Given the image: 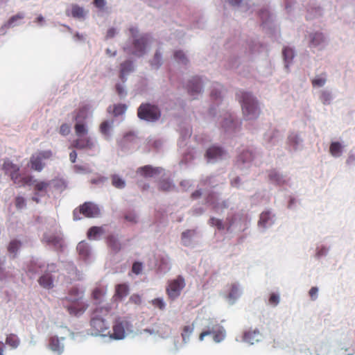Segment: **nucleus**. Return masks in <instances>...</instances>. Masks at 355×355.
Masks as SVG:
<instances>
[{"label": "nucleus", "instance_id": "f257e3e1", "mask_svg": "<svg viewBox=\"0 0 355 355\" xmlns=\"http://www.w3.org/2000/svg\"><path fill=\"white\" fill-rule=\"evenodd\" d=\"M85 290L78 287H72L68 295L60 299L63 307L71 316H79L83 314L89 307V304L83 301Z\"/></svg>", "mask_w": 355, "mask_h": 355}, {"label": "nucleus", "instance_id": "f03ea898", "mask_svg": "<svg viewBox=\"0 0 355 355\" xmlns=\"http://www.w3.org/2000/svg\"><path fill=\"white\" fill-rule=\"evenodd\" d=\"M110 308L101 306L96 308L92 313L90 326L92 334L94 336H107L110 334L108 324L105 322V317L108 315Z\"/></svg>", "mask_w": 355, "mask_h": 355}, {"label": "nucleus", "instance_id": "7ed1b4c3", "mask_svg": "<svg viewBox=\"0 0 355 355\" xmlns=\"http://www.w3.org/2000/svg\"><path fill=\"white\" fill-rule=\"evenodd\" d=\"M236 98L241 104L242 111L246 120H252L258 118L260 110L258 107L257 101L248 92L239 91Z\"/></svg>", "mask_w": 355, "mask_h": 355}, {"label": "nucleus", "instance_id": "20e7f679", "mask_svg": "<svg viewBox=\"0 0 355 355\" xmlns=\"http://www.w3.org/2000/svg\"><path fill=\"white\" fill-rule=\"evenodd\" d=\"M2 169L4 171L6 174L10 175L13 183L19 187L31 185L33 182H36L33 180V177L31 175H21V174L19 173V166L12 163L9 159L4 161Z\"/></svg>", "mask_w": 355, "mask_h": 355}, {"label": "nucleus", "instance_id": "39448f33", "mask_svg": "<svg viewBox=\"0 0 355 355\" xmlns=\"http://www.w3.org/2000/svg\"><path fill=\"white\" fill-rule=\"evenodd\" d=\"M137 116L140 119L154 122L160 118L161 112L157 105L141 103L137 109Z\"/></svg>", "mask_w": 355, "mask_h": 355}, {"label": "nucleus", "instance_id": "423d86ee", "mask_svg": "<svg viewBox=\"0 0 355 355\" xmlns=\"http://www.w3.org/2000/svg\"><path fill=\"white\" fill-rule=\"evenodd\" d=\"M130 31L133 40V51H130L128 46H125L123 48L124 51L128 53H131L132 55L137 56H141L145 53V49L146 44L148 43V37L147 35H142L139 38H136V34L137 33V30L135 28H130Z\"/></svg>", "mask_w": 355, "mask_h": 355}, {"label": "nucleus", "instance_id": "0eeeda50", "mask_svg": "<svg viewBox=\"0 0 355 355\" xmlns=\"http://www.w3.org/2000/svg\"><path fill=\"white\" fill-rule=\"evenodd\" d=\"M53 157V153L50 150H40L33 153L30 157V167L32 170L40 172L45 167L46 159H49Z\"/></svg>", "mask_w": 355, "mask_h": 355}, {"label": "nucleus", "instance_id": "6e6552de", "mask_svg": "<svg viewBox=\"0 0 355 355\" xmlns=\"http://www.w3.org/2000/svg\"><path fill=\"white\" fill-rule=\"evenodd\" d=\"M73 214L74 220L81 218L79 214H83L86 218H96L100 216L101 210L97 205L91 202H85L79 206L78 209H76Z\"/></svg>", "mask_w": 355, "mask_h": 355}, {"label": "nucleus", "instance_id": "1a4fd4ad", "mask_svg": "<svg viewBox=\"0 0 355 355\" xmlns=\"http://www.w3.org/2000/svg\"><path fill=\"white\" fill-rule=\"evenodd\" d=\"M185 285V279L182 275H178L175 279L168 281L166 288L168 299L174 300L178 298Z\"/></svg>", "mask_w": 355, "mask_h": 355}, {"label": "nucleus", "instance_id": "9d476101", "mask_svg": "<svg viewBox=\"0 0 355 355\" xmlns=\"http://www.w3.org/2000/svg\"><path fill=\"white\" fill-rule=\"evenodd\" d=\"M129 326V322L124 317L118 316L112 322V332L110 330L109 336L111 338L121 340L125 337V329Z\"/></svg>", "mask_w": 355, "mask_h": 355}, {"label": "nucleus", "instance_id": "9b49d317", "mask_svg": "<svg viewBox=\"0 0 355 355\" xmlns=\"http://www.w3.org/2000/svg\"><path fill=\"white\" fill-rule=\"evenodd\" d=\"M211 334L213 335V339L216 343H220L223 340L225 337V331L223 327L216 325L211 330L201 332L199 336V340L202 341L205 336Z\"/></svg>", "mask_w": 355, "mask_h": 355}, {"label": "nucleus", "instance_id": "f8f14e48", "mask_svg": "<svg viewBox=\"0 0 355 355\" xmlns=\"http://www.w3.org/2000/svg\"><path fill=\"white\" fill-rule=\"evenodd\" d=\"M225 154V152L220 147L213 146L207 150L205 157L209 162L216 161L221 159Z\"/></svg>", "mask_w": 355, "mask_h": 355}, {"label": "nucleus", "instance_id": "ddd939ff", "mask_svg": "<svg viewBox=\"0 0 355 355\" xmlns=\"http://www.w3.org/2000/svg\"><path fill=\"white\" fill-rule=\"evenodd\" d=\"M73 146L77 149H92L94 143L91 137L81 136L73 141Z\"/></svg>", "mask_w": 355, "mask_h": 355}, {"label": "nucleus", "instance_id": "4468645a", "mask_svg": "<svg viewBox=\"0 0 355 355\" xmlns=\"http://www.w3.org/2000/svg\"><path fill=\"white\" fill-rule=\"evenodd\" d=\"M262 338V334L260 331L257 329H249L245 331L243 335V340L246 343H248L251 345L254 344L260 341Z\"/></svg>", "mask_w": 355, "mask_h": 355}, {"label": "nucleus", "instance_id": "2eb2a0df", "mask_svg": "<svg viewBox=\"0 0 355 355\" xmlns=\"http://www.w3.org/2000/svg\"><path fill=\"white\" fill-rule=\"evenodd\" d=\"M43 241L55 248H61L62 246V238L58 234H45L43 236Z\"/></svg>", "mask_w": 355, "mask_h": 355}, {"label": "nucleus", "instance_id": "dca6fc26", "mask_svg": "<svg viewBox=\"0 0 355 355\" xmlns=\"http://www.w3.org/2000/svg\"><path fill=\"white\" fill-rule=\"evenodd\" d=\"M200 83L201 81L200 78L193 77L189 83L188 92L192 96L199 94L202 89Z\"/></svg>", "mask_w": 355, "mask_h": 355}, {"label": "nucleus", "instance_id": "f3484780", "mask_svg": "<svg viewBox=\"0 0 355 355\" xmlns=\"http://www.w3.org/2000/svg\"><path fill=\"white\" fill-rule=\"evenodd\" d=\"M39 284L45 289H51L53 287V279L51 274L45 273L38 279Z\"/></svg>", "mask_w": 355, "mask_h": 355}, {"label": "nucleus", "instance_id": "a211bd4d", "mask_svg": "<svg viewBox=\"0 0 355 355\" xmlns=\"http://www.w3.org/2000/svg\"><path fill=\"white\" fill-rule=\"evenodd\" d=\"M89 107L83 105L74 112V120L76 122H84L87 118Z\"/></svg>", "mask_w": 355, "mask_h": 355}, {"label": "nucleus", "instance_id": "6ab92c4d", "mask_svg": "<svg viewBox=\"0 0 355 355\" xmlns=\"http://www.w3.org/2000/svg\"><path fill=\"white\" fill-rule=\"evenodd\" d=\"M49 346L51 350L58 353V355L61 354L64 349L63 345L60 343L57 337H51L50 338Z\"/></svg>", "mask_w": 355, "mask_h": 355}, {"label": "nucleus", "instance_id": "aec40b11", "mask_svg": "<svg viewBox=\"0 0 355 355\" xmlns=\"http://www.w3.org/2000/svg\"><path fill=\"white\" fill-rule=\"evenodd\" d=\"M133 62L126 60L120 64V78L123 80L124 76L133 71Z\"/></svg>", "mask_w": 355, "mask_h": 355}, {"label": "nucleus", "instance_id": "412c9836", "mask_svg": "<svg viewBox=\"0 0 355 355\" xmlns=\"http://www.w3.org/2000/svg\"><path fill=\"white\" fill-rule=\"evenodd\" d=\"M268 178H269V180L277 184V185H282L284 184L286 181L284 179V177L283 175H282L281 174H279L276 170L273 169V170H270L268 173Z\"/></svg>", "mask_w": 355, "mask_h": 355}, {"label": "nucleus", "instance_id": "4be33fe9", "mask_svg": "<svg viewBox=\"0 0 355 355\" xmlns=\"http://www.w3.org/2000/svg\"><path fill=\"white\" fill-rule=\"evenodd\" d=\"M138 172L140 173L141 175L145 177H153L154 175L159 173V168H153L150 166H145L141 167L138 169Z\"/></svg>", "mask_w": 355, "mask_h": 355}, {"label": "nucleus", "instance_id": "5701e85b", "mask_svg": "<svg viewBox=\"0 0 355 355\" xmlns=\"http://www.w3.org/2000/svg\"><path fill=\"white\" fill-rule=\"evenodd\" d=\"M129 288L125 284H120L116 286L115 296L119 299H123L128 295Z\"/></svg>", "mask_w": 355, "mask_h": 355}, {"label": "nucleus", "instance_id": "b1692460", "mask_svg": "<svg viewBox=\"0 0 355 355\" xmlns=\"http://www.w3.org/2000/svg\"><path fill=\"white\" fill-rule=\"evenodd\" d=\"M106 293V289L102 286H97L92 291V297L97 302H101Z\"/></svg>", "mask_w": 355, "mask_h": 355}, {"label": "nucleus", "instance_id": "393cba45", "mask_svg": "<svg viewBox=\"0 0 355 355\" xmlns=\"http://www.w3.org/2000/svg\"><path fill=\"white\" fill-rule=\"evenodd\" d=\"M107 243L109 248L115 252H117L121 250V243L114 236H109L107 239Z\"/></svg>", "mask_w": 355, "mask_h": 355}, {"label": "nucleus", "instance_id": "a878e982", "mask_svg": "<svg viewBox=\"0 0 355 355\" xmlns=\"http://www.w3.org/2000/svg\"><path fill=\"white\" fill-rule=\"evenodd\" d=\"M21 246V242L17 239H13L10 241L8 245V251L10 254H13V258L16 257L17 250Z\"/></svg>", "mask_w": 355, "mask_h": 355}, {"label": "nucleus", "instance_id": "bb28decb", "mask_svg": "<svg viewBox=\"0 0 355 355\" xmlns=\"http://www.w3.org/2000/svg\"><path fill=\"white\" fill-rule=\"evenodd\" d=\"M343 146L342 145L338 142H332L329 147V152L331 155L334 157H340L342 154Z\"/></svg>", "mask_w": 355, "mask_h": 355}, {"label": "nucleus", "instance_id": "cd10ccee", "mask_svg": "<svg viewBox=\"0 0 355 355\" xmlns=\"http://www.w3.org/2000/svg\"><path fill=\"white\" fill-rule=\"evenodd\" d=\"M112 185L116 189H123L125 187V181L118 175H112L110 177Z\"/></svg>", "mask_w": 355, "mask_h": 355}, {"label": "nucleus", "instance_id": "c85d7f7f", "mask_svg": "<svg viewBox=\"0 0 355 355\" xmlns=\"http://www.w3.org/2000/svg\"><path fill=\"white\" fill-rule=\"evenodd\" d=\"M74 130L78 137L87 135L88 132L87 127L84 122H76L74 125Z\"/></svg>", "mask_w": 355, "mask_h": 355}, {"label": "nucleus", "instance_id": "c756f323", "mask_svg": "<svg viewBox=\"0 0 355 355\" xmlns=\"http://www.w3.org/2000/svg\"><path fill=\"white\" fill-rule=\"evenodd\" d=\"M324 42V37L322 33H315L311 35V44L313 46H317Z\"/></svg>", "mask_w": 355, "mask_h": 355}, {"label": "nucleus", "instance_id": "7c9ffc66", "mask_svg": "<svg viewBox=\"0 0 355 355\" xmlns=\"http://www.w3.org/2000/svg\"><path fill=\"white\" fill-rule=\"evenodd\" d=\"M6 343L12 348H17L20 343V340L15 334H10L7 336Z\"/></svg>", "mask_w": 355, "mask_h": 355}, {"label": "nucleus", "instance_id": "2f4dec72", "mask_svg": "<svg viewBox=\"0 0 355 355\" xmlns=\"http://www.w3.org/2000/svg\"><path fill=\"white\" fill-rule=\"evenodd\" d=\"M71 12L74 18H83L85 15L84 9L76 4L72 5Z\"/></svg>", "mask_w": 355, "mask_h": 355}, {"label": "nucleus", "instance_id": "473e14b6", "mask_svg": "<svg viewBox=\"0 0 355 355\" xmlns=\"http://www.w3.org/2000/svg\"><path fill=\"white\" fill-rule=\"evenodd\" d=\"M77 250L83 257H87L89 254L88 243L85 241L80 242L77 245Z\"/></svg>", "mask_w": 355, "mask_h": 355}, {"label": "nucleus", "instance_id": "72a5a7b5", "mask_svg": "<svg viewBox=\"0 0 355 355\" xmlns=\"http://www.w3.org/2000/svg\"><path fill=\"white\" fill-rule=\"evenodd\" d=\"M112 122L105 121L100 125V132L106 137H110V131L111 130Z\"/></svg>", "mask_w": 355, "mask_h": 355}, {"label": "nucleus", "instance_id": "f704fd0d", "mask_svg": "<svg viewBox=\"0 0 355 355\" xmlns=\"http://www.w3.org/2000/svg\"><path fill=\"white\" fill-rule=\"evenodd\" d=\"M50 186V182L40 181L35 184L34 189L37 192L46 193L47 189Z\"/></svg>", "mask_w": 355, "mask_h": 355}, {"label": "nucleus", "instance_id": "c9c22d12", "mask_svg": "<svg viewBox=\"0 0 355 355\" xmlns=\"http://www.w3.org/2000/svg\"><path fill=\"white\" fill-rule=\"evenodd\" d=\"M194 329L193 324L186 325L182 328V332L181 336L182 337V340L184 343L187 342V340L189 338L190 335L192 334Z\"/></svg>", "mask_w": 355, "mask_h": 355}, {"label": "nucleus", "instance_id": "e433bc0d", "mask_svg": "<svg viewBox=\"0 0 355 355\" xmlns=\"http://www.w3.org/2000/svg\"><path fill=\"white\" fill-rule=\"evenodd\" d=\"M127 110V106L125 104H116L113 106L112 113L114 116H118L121 115L125 112Z\"/></svg>", "mask_w": 355, "mask_h": 355}, {"label": "nucleus", "instance_id": "4c0bfd02", "mask_svg": "<svg viewBox=\"0 0 355 355\" xmlns=\"http://www.w3.org/2000/svg\"><path fill=\"white\" fill-rule=\"evenodd\" d=\"M320 100L324 105L330 104L331 100V93L328 91H322L320 95Z\"/></svg>", "mask_w": 355, "mask_h": 355}, {"label": "nucleus", "instance_id": "58836bf2", "mask_svg": "<svg viewBox=\"0 0 355 355\" xmlns=\"http://www.w3.org/2000/svg\"><path fill=\"white\" fill-rule=\"evenodd\" d=\"M326 74H324V77L316 76L314 79L311 80L312 85L313 87H322L325 85L327 82Z\"/></svg>", "mask_w": 355, "mask_h": 355}, {"label": "nucleus", "instance_id": "ea45409f", "mask_svg": "<svg viewBox=\"0 0 355 355\" xmlns=\"http://www.w3.org/2000/svg\"><path fill=\"white\" fill-rule=\"evenodd\" d=\"M283 56L286 62H290L294 57L293 50L288 47H285L283 50Z\"/></svg>", "mask_w": 355, "mask_h": 355}, {"label": "nucleus", "instance_id": "a19ab883", "mask_svg": "<svg viewBox=\"0 0 355 355\" xmlns=\"http://www.w3.org/2000/svg\"><path fill=\"white\" fill-rule=\"evenodd\" d=\"M270 219L271 214L269 211L263 212L260 215L259 224L263 226H266Z\"/></svg>", "mask_w": 355, "mask_h": 355}, {"label": "nucleus", "instance_id": "79ce46f5", "mask_svg": "<svg viewBox=\"0 0 355 355\" xmlns=\"http://www.w3.org/2000/svg\"><path fill=\"white\" fill-rule=\"evenodd\" d=\"M209 224L211 226H215L218 230H225V225L223 223V221L218 218L212 217L209 219Z\"/></svg>", "mask_w": 355, "mask_h": 355}, {"label": "nucleus", "instance_id": "37998d69", "mask_svg": "<svg viewBox=\"0 0 355 355\" xmlns=\"http://www.w3.org/2000/svg\"><path fill=\"white\" fill-rule=\"evenodd\" d=\"M102 233V229L99 227H91L87 232V237L91 239H95L97 235H99Z\"/></svg>", "mask_w": 355, "mask_h": 355}, {"label": "nucleus", "instance_id": "c03bdc74", "mask_svg": "<svg viewBox=\"0 0 355 355\" xmlns=\"http://www.w3.org/2000/svg\"><path fill=\"white\" fill-rule=\"evenodd\" d=\"M240 289L238 285L234 284L231 286L230 291L229 293V297L231 299H236L240 295Z\"/></svg>", "mask_w": 355, "mask_h": 355}, {"label": "nucleus", "instance_id": "a18cd8bd", "mask_svg": "<svg viewBox=\"0 0 355 355\" xmlns=\"http://www.w3.org/2000/svg\"><path fill=\"white\" fill-rule=\"evenodd\" d=\"M196 234L194 230H187L182 233V240L184 245H187V241H189L190 239Z\"/></svg>", "mask_w": 355, "mask_h": 355}, {"label": "nucleus", "instance_id": "49530a36", "mask_svg": "<svg viewBox=\"0 0 355 355\" xmlns=\"http://www.w3.org/2000/svg\"><path fill=\"white\" fill-rule=\"evenodd\" d=\"M151 304L157 307L160 310H164L166 307V304L162 298H155L151 301Z\"/></svg>", "mask_w": 355, "mask_h": 355}, {"label": "nucleus", "instance_id": "de8ad7c7", "mask_svg": "<svg viewBox=\"0 0 355 355\" xmlns=\"http://www.w3.org/2000/svg\"><path fill=\"white\" fill-rule=\"evenodd\" d=\"M143 270V263L139 261H135L132 266V272L135 275H139Z\"/></svg>", "mask_w": 355, "mask_h": 355}, {"label": "nucleus", "instance_id": "09e8293b", "mask_svg": "<svg viewBox=\"0 0 355 355\" xmlns=\"http://www.w3.org/2000/svg\"><path fill=\"white\" fill-rule=\"evenodd\" d=\"M175 59L182 63L186 64L187 62V59L185 57L184 53L181 51H177L174 53Z\"/></svg>", "mask_w": 355, "mask_h": 355}, {"label": "nucleus", "instance_id": "8fccbe9b", "mask_svg": "<svg viewBox=\"0 0 355 355\" xmlns=\"http://www.w3.org/2000/svg\"><path fill=\"white\" fill-rule=\"evenodd\" d=\"M26 205V200L24 198L21 196H17L15 198V206L17 209H21L24 208Z\"/></svg>", "mask_w": 355, "mask_h": 355}, {"label": "nucleus", "instance_id": "3c124183", "mask_svg": "<svg viewBox=\"0 0 355 355\" xmlns=\"http://www.w3.org/2000/svg\"><path fill=\"white\" fill-rule=\"evenodd\" d=\"M162 56L159 52H156L153 60L151 61V65L155 67L156 68L159 67L162 64Z\"/></svg>", "mask_w": 355, "mask_h": 355}, {"label": "nucleus", "instance_id": "603ef678", "mask_svg": "<svg viewBox=\"0 0 355 355\" xmlns=\"http://www.w3.org/2000/svg\"><path fill=\"white\" fill-rule=\"evenodd\" d=\"M253 154L250 151L244 152L243 154L240 155V159L243 162H250L253 159Z\"/></svg>", "mask_w": 355, "mask_h": 355}, {"label": "nucleus", "instance_id": "864d4df0", "mask_svg": "<svg viewBox=\"0 0 355 355\" xmlns=\"http://www.w3.org/2000/svg\"><path fill=\"white\" fill-rule=\"evenodd\" d=\"M269 304L272 306H277L279 302V296L276 293H272L268 300Z\"/></svg>", "mask_w": 355, "mask_h": 355}, {"label": "nucleus", "instance_id": "5fc2aeb1", "mask_svg": "<svg viewBox=\"0 0 355 355\" xmlns=\"http://www.w3.org/2000/svg\"><path fill=\"white\" fill-rule=\"evenodd\" d=\"M129 302L135 304L139 305L142 302L141 297L138 294H133L130 296Z\"/></svg>", "mask_w": 355, "mask_h": 355}, {"label": "nucleus", "instance_id": "6e6d98bb", "mask_svg": "<svg viewBox=\"0 0 355 355\" xmlns=\"http://www.w3.org/2000/svg\"><path fill=\"white\" fill-rule=\"evenodd\" d=\"M71 128L70 126L67 123H63L61 125L60 128V133L62 135L66 136L68 135L70 133Z\"/></svg>", "mask_w": 355, "mask_h": 355}, {"label": "nucleus", "instance_id": "4d7b16f0", "mask_svg": "<svg viewBox=\"0 0 355 355\" xmlns=\"http://www.w3.org/2000/svg\"><path fill=\"white\" fill-rule=\"evenodd\" d=\"M24 18V15L23 14H17L16 15H14L12 16L8 21V26H11L13 25V24L15 23V21L18 20V19H21Z\"/></svg>", "mask_w": 355, "mask_h": 355}, {"label": "nucleus", "instance_id": "13d9d810", "mask_svg": "<svg viewBox=\"0 0 355 355\" xmlns=\"http://www.w3.org/2000/svg\"><path fill=\"white\" fill-rule=\"evenodd\" d=\"M318 289L317 287H312L309 291V295L312 300H315L318 295Z\"/></svg>", "mask_w": 355, "mask_h": 355}, {"label": "nucleus", "instance_id": "bf43d9fd", "mask_svg": "<svg viewBox=\"0 0 355 355\" xmlns=\"http://www.w3.org/2000/svg\"><path fill=\"white\" fill-rule=\"evenodd\" d=\"M125 218L131 222V223H136L137 222V216L133 213L128 214L125 216Z\"/></svg>", "mask_w": 355, "mask_h": 355}, {"label": "nucleus", "instance_id": "052dcab7", "mask_svg": "<svg viewBox=\"0 0 355 355\" xmlns=\"http://www.w3.org/2000/svg\"><path fill=\"white\" fill-rule=\"evenodd\" d=\"M172 185L168 182H162L160 184V189L163 191H168L171 188Z\"/></svg>", "mask_w": 355, "mask_h": 355}, {"label": "nucleus", "instance_id": "680f3d73", "mask_svg": "<svg viewBox=\"0 0 355 355\" xmlns=\"http://www.w3.org/2000/svg\"><path fill=\"white\" fill-rule=\"evenodd\" d=\"M94 4L96 8H103L105 5V0H94Z\"/></svg>", "mask_w": 355, "mask_h": 355}, {"label": "nucleus", "instance_id": "e2e57ef3", "mask_svg": "<svg viewBox=\"0 0 355 355\" xmlns=\"http://www.w3.org/2000/svg\"><path fill=\"white\" fill-rule=\"evenodd\" d=\"M116 92L117 94L120 96H124L125 94V92H124V89H123V87L120 85V84H117L116 85Z\"/></svg>", "mask_w": 355, "mask_h": 355}, {"label": "nucleus", "instance_id": "0e129e2a", "mask_svg": "<svg viewBox=\"0 0 355 355\" xmlns=\"http://www.w3.org/2000/svg\"><path fill=\"white\" fill-rule=\"evenodd\" d=\"M115 33H116L115 29L114 28H111L107 31L106 37L107 38L113 37L114 36Z\"/></svg>", "mask_w": 355, "mask_h": 355}, {"label": "nucleus", "instance_id": "69168bd1", "mask_svg": "<svg viewBox=\"0 0 355 355\" xmlns=\"http://www.w3.org/2000/svg\"><path fill=\"white\" fill-rule=\"evenodd\" d=\"M77 157V153L75 150H73L69 154V159L72 163H75Z\"/></svg>", "mask_w": 355, "mask_h": 355}, {"label": "nucleus", "instance_id": "338daca9", "mask_svg": "<svg viewBox=\"0 0 355 355\" xmlns=\"http://www.w3.org/2000/svg\"><path fill=\"white\" fill-rule=\"evenodd\" d=\"M202 195V192L200 190H196L191 194V198L193 199H197L200 198Z\"/></svg>", "mask_w": 355, "mask_h": 355}, {"label": "nucleus", "instance_id": "774afa93", "mask_svg": "<svg viewBox=\"0 0 355 355\" xmlns=\"http://www.w3.org/2000/svg\"><path fill=\"white\" fill-rule=\"evenodd\" d=\"M4 349H5V345H4L3 343L0 341V355H4L3 354Z\"/></svg>", "mask_w": 355, "mask_h": 355}]
</instances>
